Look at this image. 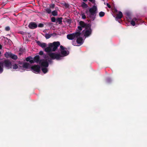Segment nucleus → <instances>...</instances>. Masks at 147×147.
Instances as JSON below:
<instances>
[{
    "label": "nucleus",
    "instance_id": "nucleus-18",
    "mask_svg": "<svg viewBox=\"0 0 147 147\" xmlns=\"http://www.w3.org/2000/svg\"><path fill=\"white\" fill-rule=\"evenodd\" d=\"M47 67H42L41 68V70L44 74H46L48 71Z\"/></svg>",
    "mask_w": 147,
    "mask_h": 147
},
{
    "label": "nucleus",
    "instance_id": "nucleus-41",
    "mask_svg": "<svg viewBox=\"0 0 147 147\" xmlns=\"http://www.w3.org/2000/svg\"><path fill=\"white\" fill-rule=\"evenodd\" d=\"M107 81L108 82H110L111 81V80L110 78H108L107 79Z\"/></svg>",
    "mask_w": 147,
    "mask_h": 147
},
{
    "label": "nucleus",
    "instance_id": "nucleus-53",
    "mask_svg": "<svg viewBox=\"0 0 147 147\" xmlns=\"http://www.w3.org/2000/svg\"><path fill=\"white\" fill-rule=\"evenodd\" d=\"M43 32H45V30H44Z\"/></svg>",
    "mask_w": 147,
    "mask_h": 147
},
{
    "label": "nucleus",
    "instance_id": "nucleus-50",
    "mask_svg": "<svg viewBox=\"0 0 147 147\" xmlns=\"http://www.w3.org/2000/svg\"><path fill=\"white\" fill-rule=\"evenodd\" d=\"M48 61H49V62H50L51 61V60H48Z\"/></svg>",
    "mask_w": 147,
    "mask_h": 147
},
{
    "label": "nucleus",
    "instance_id": "nucleus-27",
    "mask_svg": "<svg viewBox=\"0 0 147 147\" xmlns=\"http://www.w3.org/2000/svg\"><path fill=\"white\" fill-rule=\"evenodd\" d=\"M46 12L49 14L51 12V10L50 8H47L45 9Z\"/></svg>",
    "mask_w": 147,
    "mask_h": 147
},
{
    "label": "nucleus",
    "instance_id": "nucleus-40",
    "mask_svg": "<svg viewBox=\"0 0 147 147\" xmlns=\"http://www.w3.org/2000/svg\"><path fill=\"white\" fill-rule=\"evenodd\" d=\"M90 1L92 3H95V0H88Z\"/></svg>",
    "mask_w": 147,
    "mask_h": 147
},
{
    "label": "nucleus",
    "instance_id": "nucleus-1",
    "mask_svg": "<svg viewBox=\"0 0 147 147\" xmlns=\"http://www.w3.org/2000/svg\"><path fill=\"white\" fill-rule=\"evenodd\" d=\"M60 48L61 55L60 53H51L48 54V55L51 59L60 60L61 59V57L66 56L69 54V53L68 51H67L64 50L67 49L66 48H64L62 45L60 46Z\"/></svg>",
    "mask_w": 147,
    "mask_h": 147
},
{
    "label": "nucleus",
    "instance_id": "nucleus-32",
    "mask_svg": "<svg viewBox=\"0 0 147 147\" xmlns=\"http://www.w3.org/2000/svg\"><path fill=\"white\" fill-rule=\"evenodd\" d=\"M131 24L133 26H134L135 25V22L133 20H131Z\"/></svg>",
    "mask_w": 147,
    "mask_h": 147
},
{
    "label": "nucleus",
    "instance_id": "nucleus-16",
    "mask_svg": "<svg viewBox=\"0 0 147 147\" xmlns=\"http://www.w3.org/2000/svg\"><path fill=\"white\" fill-rule=\"evenodd\" d=\"M3 71V63L2 62H0V74L2 73Z\"/></svg>",
    "mask_w": 147,
    "mask_h": 147
},
{
    "label": "nucleus",
    "instance_id": "nucleus-2",
    "mask_svg": "<svg viewBox=\"0 0 147 147\" xmlns=\"http://www.w3.org/2000/svg\"><path fill=\"white\" fill-rule=\"evenodd\" d=\"M60 45L59 42L58 41L54 42L52 43H50L48 44L49 47L46 48L45 51L49 53L52 51H55Z\"/></svg>",
    "mask_w": 147,
    "mask_h": 147
},
{
    "label": "nucleus",
    "instance_id": "nucleus-23",
    "mask_svg": "<svg viewBox=\"0 0 147 147\" xmlns=\"http://www.w3.org/2000/svg\"><path fill=\"white\" fill-rule=\"evenodd\" d=\"M81 6L84 8H86L88 7V5L85 3L83 2L81 4Z\"/></svg>",
    "mask_w": 147,
    "mask_h": 147
},
{
    "label": "nucleus",
    "instance_id": "nucleus-10",
    "mask_svg": "<svg viewBox=\"0 0 147 147\" xmlns=\"http://www.w3.org/2000/svg\"><path fill=\"white\" fill-rule=\"evenodd\" d=\"M36 42L38 45L42 48L45 47L46 46V44L45 43H41L40 41H37Z\"/></svg>",
    "mask_w": 147,
    "mask_h": 147
},
{
    "label": "nucleus",
    "instance_id": "nucleus-45",
    "mask_svg": "<svg viewBox=\"0 0 147 147\" xmlns=\"http://www.w3.org/2000/svg\"><path fill=\"white\" fill-rule=\"evenodd\" d=\"M20 32V34H24V32L22 31Z\"/></svg>",
    "mask_w": 147,
    "mask_h": 147
},
{
    "label": "nucleus",
    "instance_id": "nucleus-37",
    "mask_svg": "<svg viewBox=\"0 0 147 147\" xmlns=\"http://www.w3.org/2000/svg\"><path fill=\"white\" fill-rule=\"evenodd\" d=\"M82 27L81 26H78V30H80L79 32H80V31H81L82 30Z\"/></svg>",
    "mask_w": 147,
    "mask_h": 147
},
{
    "label": "nucleus",
    "instance_id": "nucleus-28",
    "mask_svg": "<svg viewBox=\"0 0 147 147\" xmlns=\"http://www.w3.org/2000/svg\"><path fill=\"white\" fill-rule=\"evenodd\" d=\"M12 68L13 69H17L18 68V66L17 65L15 64L14 65H13Z\"/></svg>",
    "mask_w": 147,
    "mask_h": 147
},
{
    "label": "nucleus",
    "instance_id": "nucleus-14",
    "mask_svg": "<svg viewBox=\"0 0 147 147\" xmlns=\"http://www.w3.org/2000/svg\"><path fill=\"white\" fill-rule=\"evenodd\" d=\"M12 53L11 52H6L4 54L5 56L7 58H10Z\"/></svg>",
    "mask_w": 147,
    "mask_h": 147
},
{
    "label": "nucleus",
    "instance_id": "nucleus-20",
    "mask_svg": "<svg viewBox=\"0 0 147 147\" xmlns=\"http://www.w3.org/2000/svg\"><path fill=\"white\" fill-rule=\"evenodd\" d=\"M74 33V36L75 38L76 37L78 38V37L79 36H80L81 34V33L80 32H77Z\"/></svg>",
    "mask_w": 147,
    "mask_h": 147
},
{
    "label": "nucleus",
    "instance_id": "nucleus-31",
    "mask_svg": "<svg viewBox=\"0 0 147 147\" xmlns=\"http://www.w3.org/2000/svg\"><path fill=\"white\" fill-rule=\"evenodd\" d=\"M56 20L55 18L54 17H52L51 18V21L53 22H55Z\"/></svg>",
    "mask_w": 147,
    "mask_h": 147
},
{
    "label": "nucleus",
    "instance_id": "nucleus-21",
    "mask_svg": "<svg viewBox=\"0 0 147 147\" xmlns=\"http://www.w3.org/2000/svg\"><path fill=\"white\" fill-rule=\"evenodd\" d=\"M62 17L58 18L56 19V23L58 22L59 24H61L62 22Z\"/></svg>",
    "mask_w": 147,
    "mask_h": 147
},
{
    "label": "nucleus",
    "instance_id": "nucleus-48",
    "mask_svg": "<svg viewBox=\"0 0 147 147\" xmlns=\"http://www.w3.org/2000/svg\"><path fill=\"white\" fill-rule=\"evenodd\" d=\"M83 0L84 2H86L87 1V0Z\"/></svg>",
    "mask_w": 147,
    "mask_h": 147
},
{
    "label": "nucleus",
    "instance_id": "nucleus-30",
    "mask_svg": "<svg viewBox=\"0 0 147 147\" xmlns=\"http://www.w3.org/2000/svg\"><path fill=\"white\" fill-rule=\"evenodd\" d=\"M81 16L82 18L83 19H85L86 18V16L84 13H83L81 14Z\"/></svg>",
    "mask_w": 147,
    "mask_h": 147
},
{
    "label": "nucleus",
    "instance_id": "nucleus-46",
    "mask_svg": "<svg viewBox=\"0 0 147 147\" xmlns=\"http://www.w3.org/2000/svg\"><path fill=\"white\" fill-rule=\"evenodd\" d=\"M18 63L19 64H22V62H21L20 61H19V62H18Z\"/></svg>",
    "mask_w": 147,
    "mask_h": 147
},
{
    "label": "nucleus",
    "instance_id": "nucleus-15",
    "mask_svg": "<svg viewBox=\"0 0 147 147\" xmlns=\"http://www.w3.org/2000/svg\"><path fill=\"white\" fill-rule=\"evenodd\" d=\"M123 17V14L122 12L119 11L118 14H117L116 18L117 19H120Z\"/></svg>",
    "mask_w": 147,
    "mask_h": 147
},
{
    "label": "nucleus",
    "instance_id": "nucleus-51",
    "mask_svg": "<svg viewBox=\"0 0 147 147\" xmlns=\"http://www.w3.org/2000/svg\"><path fill=\"white\" fill-rule=\"evenodd\" d=\"M115 11L116 12H117V10H116V9H115Z\"/></svg>",
    "mask_w": 147,
    "mask_h": 147
},
{
    "label": "nucleus",
    "instance_id": "nucleus-4",
    "mask_svg": "<svg viewBox=\"0 0 147 147\" xmlns=\"http://www.w3.org/2000/svg\"><path fill=\"white\" fill-rule=\"evenodd\" d=\"M3 63V65L5 68L7 69H11L12 68L11 62L9 60H5L3 61L2 62Z\"/></svg>",
    "mask_w": 147,
    "mask_h": 147
},
{
    "label": "nucleus",
    "instance_id": "nucleus-52",
    "mask_svg": "<svg viewBox=\"0 0 147 147\" xmlns=\"http://www.w3.org/2000/svg\"><path fill=\"white\" fill-rule=\"evenodd\" d=\"M87 12H88V11H86V13H87Z\"/></svg>",
    "mask_w": 147,
    "mask_h": 147
},
{
    "label": "nucleus",
    "instance_id": "nucleus-9",
    "mask_svg": "<svg viewBox=\"0 0 147 147\" xmlns=\"http://www.w3.org/2000/svg\"><path fill=\"white\" fill-rule=\"evenodd\" d=\"M34 61V63L35 62L37 63H39L40 61V57L39 55H37L35 56L32 59Z\"/></svg>",
    "mask_w": 147,
    "mask_h": 147
},
{
    "label": "nucleus",
    "instance_id": "nucleus-29",
    "mask_svg": "<svg viewBox=\"0 0 147 147\" xmlns=\"http://www.w3.org/2000/svg\"><path fill=\"white\" fill-rule=\"evenodd\" d=\"M86 29H91V25L90 24H88L87 25L86 24Z\"/></svg>",
    "mask_w": 147,
    "mask_h": 147
},
{
    "label": "nucleus",
    "instance_id": "nucleus-34",
    "mask_svg": "<svg viewBox=\"0 0 147 147\" xmlns=\"http://www.w3.org/2000/svg\"><path fill=\"white\" fill-rule=\"evenodd\" d=\"M55 7V5L54 4H51L50 5V8L53 9Z\"/></svg>",
    "mask_w": 147,
    "mask_h": 147
},
{
    "label": "nucleus",
    "instance_id": "nucleus-49",
    "mask_svg": "<svg viewBox=\"0 0 147 147\" xmlns=\"http://www.w3.org/2000/svg\"><path fill=\"white\" fill-rule=\"evenodd\" d=\"M52 24V23H49V25H50V24Z\"/></svg>",
    "mask_w": 147,
    "mask_h": 147
},
{
    "label": "nucleus",
    "instance_id": "nucleus-42",
    "mask_svg": "<svg viewBox=\"0 0 147 147\" xmlns=\"http://www.w3.org/2000/svg\"><path fill=\"white\" fill-rule=\"evenodd\" d=\"M43 54V52L42 51H40L39 52V54L40 55H42Z\"/></svg>",
    "mask_w": 147,
    "mask_h": 147
},
{
    "label": "nucleus",
    "instance_id": "nucleus-5",
    "mask_svg": "<svg viewBox=\"0 0 147 147\" xmlns=\"http://www.w3.org/2000/svg\"><path fill=\"white\" fill-rule=\"evenodd\" d=\"M31 70L35 73H39L40 71V67L38 65H34L31 67Z\"/></svg>",
    "mask_w": 147,
    "mask_h": 147
},
{
    "label": "nucleus",
    "instance_id": "nucleus-38",
    "mask_svg": "<svg viewBox=\"0 0 147 147\" xmlns=\"http://www.w3.org/2000/svg\"><path fill=\"white\" fill-rule=\"evenodd\" d=\"M51 34V36H56L57 34L56 33L53 32L52 34Z\"/></svg>",
    "mask_w": 147,
    "mask_h": 147
},
{
    "label": "nucleus",
    "instance_id": "nucleus-3",
    "mask_svg": "<svg viewBox=\"0 0 147 147\" xmlns=\"http://www.w3.org/2000/svg\"><path fill=\"white\" fill-rule=\"evenodd\" d=\"M90 14L87 16L88 18H91L93 21L96 18L97 13L98 12L97 8V7L94 5L90 8L89 10Z\"/></svg>",
    "mask_w": 147,
    "mask_h": 147
},
{
    "label": "nucleus",
    "instance_id": "nucleus-6",
    "mask_svg": "<svg viewBox=\"0 0 147 147\" xmlns=\"http://www.w3.org/2000/svg\"><path fill=\"white\" fill-rule=\"evenodd\" d=\"M39 64L41 65V67H48L49 65L48 62L44 59H41L40 62H39Z\"/></svg>",
    "mask_w": 147,
    "mask_h": 147
},
{
    "label": "nucleus",
    "instance_id": "nucleus-24",
    "mask_svg": "<svg viewBox=\"0 0 147 147\" xmlns=\"http://www.w3.org/2000/svg\"><path fill=\"white\" fill-rule=\"evenodd\" d=\"M43 35L45 37L46 39H49L51 37L50 34L48 33L46 34L45 35L44 34Z\"/></svg>",
    "mask_w": 147,
    "mask_h": 147
},
{
    "label": "nucleus",
    "instance_id": "nucleus-36",
    "mask_svg": "<svg viewBox=\"0 0 147 147\" xmlns=\"http://www.w3.org/2000/svg\"><path fill=\"white\" fill-rule=\"evenodd\" d=\"M66 21H67V23H68L69 24H70L71 22V19H67Z\"/></svg>",
    "mask_w": 147,
    "mask_h": 147
},
{
    "label": "nucleus",
    "instance_id": "nucleus-19",
    "mask_svg": "<svg viewBox=\"0 0 147 147\" xmlns=\"http://www.w3.org/2000/svg\"><path fill=\"white\" fill-rule=\"evenodd\" d=\"M10 58L13 60H16L18 59V56L17 55L12 53Z\"/></svg>",
    "mask_w": 147,
    "mask_h": 147
},
{
    "label": "nucleus",
    "instance_id": "nucleus-43",
    "mask_svg": "<svg viewBox=\"0 0 147 147\" xmlns=\"http://www.w3.org/2000/svg\"><path fill=\"white\" fill-rule=\"evenodd\" d=\"M107 5L108 8H111V6L109 3H107Z\"/></svg>",
    "mask_w": 147,
    "mask_h": 147
},
{
    "label": "nucleus",
    "instance_id": "nucleus-11",
    "mask_svg": "<svg viewBox=\"0 0 147 147\" xmlns=\"http://www.w3.org/2000/svg\"><path fill=\"white\" fill-rule=\"evenodd\" d=\"M67 39L70 40H72L74 38V34L72 33L67 35Z\"/></svg>",
    "mask_w": 147,
    "mask_h": 147
},
{
    "label": "nucleus",
    "instance_id": "nucleus-13",
    "mask_svg": "<svg viewBox=\"0 0 147 147\" xmlns=\"http://www.w3.org/2000/svg\"><path fill=\"white\" fill-rule=\"evenodd\" d=\"M83 40L82 37H80L77 38L76 42L78 44H81L82 43Z\"/></svg>",
    "mask_w": 147,
    "mask_h": 147
},
{
    "label": "nucleus",
    "instance_id": "nucleus-47",
    "mask_svg": "<svg viewBox=\"0 0 147 147\" xmlns=\"http://www.w3.org/2000/svg\"><path fill=\"white\" fill-rule=\"evenodd\" d=\"M2 48V46L1 45H0V49H1Z\"/></svg>",
    "mask_w": 147,
    "mask_h": 147
},
{
    "label": "nucleus",
    "instance_id": "nucleus-12",
    "mask_svg": "<svg viewBox=\"0 0 147 147\" xmlns=\"http://www.w3.org/2000/svg\"><path fill=\"white\" fill-rule=\"evenodd\" d=\"M32 58L31 56L27 57L26 60L27 61H29L30 63H34V61L32 60Z\"/></svg>",
    "mask_w": 147,
    "mask_h": 147
},
{
    "label": "nucleus",
    "instance_id": "nucleus-26",
    "mask_svg": "<svg viewBox=\"0 0 147 147\" xmlns=\"http://www.w3.org/2000/svg\"><path fill=\"white\" fill-rule=\"evenodd\" d=\"M99 15L100 17H102L105 16V13L103 11H100L99 13Z\"/></svg>",
    "mask_w": 147,
    "mask_h": 147
},
{
    "label": "nucleus",
    "instance_id": "nucleus-8",
    "mask_svg": "<svg viewBox=\"0 0 147 147\" xmlns=\"http://www.w3.org/2000/svg\"><path fill=\"white\" fill-rule=\"evenodd\" d=\"M92 31L91 29H89L85 31L84 36L86 37L88 36L91 34ZM84 30L82 32H84Z\"/></svg>",
    "mask_w": 147,
    "mask_h": 147
},
{
    "label": "nucleus",
    "instance_id": "nucleus-17",
    "mask_svg": "<svg viewBox=\"0 0 147 147\" xmlns=\"http://www.w3.org/2000/svg\"><path fill=\"white\" fill-rule=\"evenodd\" d=\"M29 65V64L28 63H24L23 65V68H25L26 69H28Z\"/></svg>",
    "mask_w": 147,
    "mask_h": 147
},
{
    "label": "nucleus",
    "instance_id": "nucleus-35",
    "mask_svg": "<svg viewBox=\"0 0 147 147\" xmlns=\"http://www.w3.org/2000/svg\"><path fill=\"white\" fill-rule=\"evenodd\" d=\"M44 24L42 23H40L38 26L39 27L42 28L44 27Z\"/></svg>",
    "mask_w": 147,
    "mask_h": 147
},
{
    "label": "nucleus",
    "instance_id": "nucleus-7",
    "mask_svg": "<svg viewBox=\"0 0 147 147\" xmlns=\"http://www.w3.org/2000/svg\"><path fill=\"white\" fill-rule=\"evenodd\" d=\"M28 26L30 29H34L37 27V25L36 23L32 22L30 23Z\"/></svg>",
    "mask_w": 147,
    "mask_h": 147
},
{
    "label": "nucleus",
    "instance_id": "nucleus-44",
    "mask_svg": "<svg viewBox=\"0 0 147 147\" xmlns=\"http://www.w3.org/2000/svg\"><path fill=\"white\" fill-rule=\"evenodd\" d=\"M137 19L136 18H134L132 20L134 21V22H135L137 20Z\"/></svg>",
    "mask_w": 147,
    "mask_h": 147
},
{
    "label": "nucleus",
    "instance_id": "nucleus-33",
    "mask_svg": "<svg viewBox=\"0 0 147 147\" xmlns=\"http://www.w3.org/2000/svg\"><path fill=\"white\" fill-rule=\"evenodd\" d=\"M5 30L6 31H9L10 30V27L9 26L6 27L5 28Z\"/></svg>",
    "mask_w": 147,
    "mask_h": 147
},
{
    "label": "nucleus",
    "instance_id": "nucleus-39",
    "mask_svg": "<svg viewBox=\"0 0 147 147\" xmlns=\"http://www.w3.org/2000/svg\"><path fill=\"white\" fill-rule=\"evenodd\" d=\"M64 6L66 7V8H68L69 7V5L66 3H65L64 5Z\"/></svg>",
    "mask_w": 147,
    "mask_h": 147
},
{
    "label": "nucleus",
    "instance_id": "nucleus-25",
    "mask_svg": "<svg viewBox=\"0 0 147 147\" xmlns=\"http://www.w3.org/2000/svg\"><path fill=\"white\" fill-rule=\"evenodd\" d=\"M52 15L54 16H57L58 15L57 12L56 10L53 11L52 12Z\"/></svg>",
    "mask_w": 147,
    "mask_h": 147
},
{
    "label": "nucleus",
    "instance_id": "nucleus-22",
    "mask_svg": "<svg viewBox=\"0 0 147 147\" xmlns=\"http://www.w3.org/2000/svg\"><path fill=\"white\" fill-rule=\"evenodd\" d=\"M80 25L82 28H84L86 26V24L83 21H80L79 22Z\"/></svg>",
    "mask_w": 147,
    "mask_h": 147
}]
</instances>
